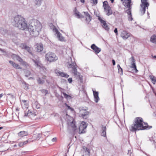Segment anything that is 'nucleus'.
I'll use <instances>...</instances> for the list:
<instances>
[{
	"mask_svg": "<svg viewBox=\"0 0 156 156\" xmlns=\"http://www.w3.org/2000/svg\"><path fill=\"white\" fill-rule=\"evenodd\" d=\"M119 69V72L120 71V72H121V74H122V72H123V71H122V69L121 67V69Z\"/></svg>",
	"mask_w": 156,
	"mask_h": 156,
	"instance_id": "nucleus-57",
	"label": "nucleus"
},
{
	"mask_svg": "<svg viewBox=\"0 0 156 156\" xmlns=\"http://www.w3.org/2000/svg\"><path fill=\"white\" fill-rule=\"evenodd\" d=\"M152 126L148 125L147 123L144 122L142 118L139 117L135 118L134 122L131 126L130 130L131 131H135L137 130L149 129Z\"/></svg>",
	"mask_w": 156,
	"mask_h": 156,
	"instance_id": "nucleus-1",
	"label": "nucleus"
},
{
	"mask_svg": "<svg viewBox=\"0 0 156 156\" xmlns=\"http://www.w3.org/2000/svg\"><path fill=\"white\" fill-rule=\"evenodd\" d=\"M90 47L96 54L99 53L101 51V49L97 47L94 44H92Z\"/></svg>",
	"mask_w": 156,
	"mask_h": 156,
	"instance_id": "nucleus-16",
	"label": "nucleus"
},
{
	"mask_svg": "<svg viewBox=\"0 0 156 156\" xmlns=\"http://www.w3.org/2000/svg\"><path fill=\"white\" fill-rule=\"evenodd\" d=\"M73 73L76 77L80 78V73L77 71L76 67H74L72 69Z\"/></svg>",
	"mask_w": 156,
	"mask_h": 156,
	"instance_id": "nucleus-23",
	"label": "nucleus"
},
{
	"mask_svg": "<svg viewBox=\"0 0 156 156\" xmlns=\"http://www.w3.org/2000/svg\"><path fill=\"white\" fill-rule=\"evenodd\" d=\"M28 132L25 131H20L18 133V136L21 137L27 136L28 135Z\"/></svg>",
	"mask_w": 156,
	"mask_h": 156,
	"instance_id": "nucleus-27",
	"label": "nucleus"
},
{
	"mask_svg": "<svg viewBox=\"0 0 156 156\" xmlns=\"http://www.w3.org/2000/svg\"><path fill=\"white\" fill-rule=\"evenodd\" d=\"M106 127L105 126L102 127V132L101 133V135L102 136L105 137L106 136Z\"/></svg>",
	"mask_w": 156,
	"mask_h": 156,
	"instance_id": "nucleus-29",
	"label": "nucleus"
},
{
	"mask_svg": "<svg viewBox=\"0 0 156 156\" xmlns=\"http://www.w3.org/2000/svg\"><path fill=\"white\" fill-rule=\"evenodd\" d=\"M150 78L153 84L156 83V78L154 76L151 75L150 76Z\"/></svg>",
	"mask_w": 156,
	"mask_h": 156,
	"instance_id": "nucleus-33",
	"label": "nucleus"
},
{
	"mask_svg": "<svg viewBox=\"0 0 156 156\" xmlns=\"http://www.w3.org/2000/svg\"><path fill=\"white\" fill-rule=\"evenodd\" d=\"M93 91L94 98V101L96 102L97 103L100 99L98 97V92L93 90Z\"/></svg>",
	"mask_w": 156,
	"mask_h": 156,
	"instance_id": "nucleus-17",
	"label": "nucleus"
},
{
	"mask_svg": "<svg viewBox=\"0 0 156 156\" xmlns=\"http://www.w3.org/2000/svg\"><path fill=\"white\" fill-rule=\"evenodd\" d=\"M55 73L57 74L58 76H59L63 77L68 78L69 76V75L67 73L63 72H60L57 69H56L55 70Z\"/></svg>",
	"mask_w": 156,
	"mask_h": 156,
	"instance_id": "nucleus-15",
	"label": "nucleus"
},
{
	"mask_svg": "<svg viewBox=\"0 0 156 156\" xmlns=\"http://www.w3.org/2000/svg\"><path fill=\"white\" fill-rule=\"evenodd\" d=\"M98 20L100 21L101 22V20H102L100 17H99L98 18Z\"/></svg>",
	"mask_w": 156,
	"mask_h": 156,
	"instance_id": "nucleus-59",
	"label": "nucleus"
},
{
	"mask_svg": "<svg viewBox=\"0 0 156 156\" xmlns=\"http://www.w3.org/2000/svg\"><path fill=\"white\" fill-rule=\"evenodd\" d=\"M36 115V113L34 112H31L28 110L27 113H25V116H28L30 118L35 116Z\"/></svg>",
	"mask_w": 156,
	"mask_h": 156,
	"instance_id": "nucleus-18",
	"label": "nucleus"
},
{
	"mask_svg": "<svg viewBox=\"0 0 156 156\" xmlns=\"http://www.w3.org/2000/svg\"><path fill=\"white\" fill-rule=\"evenodd\" d=\"M22 48L26 50L28 52H29L31 55H33L29 47L28 46L25 44H23L22 45Z\"/></svg>",
	"mask_w": 156,
	"mask_h": 156,
	"instance_id": "nucleus-22",
	"label": "nucleus"
},
{
	"mask_svg": "<svg viewBox=\"0 0 156 156\" xmlns=\"http://www.w3.org/2000/svg\"><path fill=\"white\" fill-rule=\"evenodd\" d=\"M25 76L26 77H28L29 76H30V72L28 70H26L25 71Z\"/></svg>",
	"mask_w": 156,
	"mask_h": 156,
	"instance_id": "nucleus-36",
	"label": "nucleus"
},
{
	"mask_svg": "<svg viewBox=\"0 0 156 156\" xmlns=\"http://www.w3.org/2000/svg\"><path fill=\"white\" fill-rule=\"evenodd\" d=\"M41 91L42 93L46 95L48 93V91L46 90L43 89L41 90Z\"/></svg>",
	"mask_w": 156,
	"mask_h": 156,
	"instance_id": "nucleus-41",
	"label": "nucleus"
},
{
	"mask_svg": "<svg viewBox=\"0 0 156 156\" xmlns=\"http://www.w3.org/2000/svg\"><path fill=\"white\" fill-rule=\"evenodd\" d=\"M128 20L129 21H132L133 20V18L132 17V15H128Z\"/></svg>",
	"mask_w": 156,
	"mask_h": 156,
	"instance_id": "nucleus-43",
	"label": "nucleus"
},
{
	"mask_svg": "<svg viewBox=\"0 0 156 156\" xmlns=\"http://www.w3.org/2000/svg\"><path fill=\"white\" fill-rule=\"evenodd\" d=\"M68 82L69 83H71L72 82V79L71 78H69L68 79Z\"/></svg>",
	"mask_w": 156,
	"mask_h": 156,
	"instance_id": "nucleus-47",
	"label": "nucleus"
},
{
	"mask_svg": "<svg viewBox=\"0 0 156 156\" xmlns=\"http://www.w3.org/2000/svg\"><path fill=\"white\" fill-rule=\"evenodd\" d=\"M103 6L105 12L106 13V14L109 16L112 14V12L111 9V8L108 4V2L106 1H104L103 2Z\"/></svg>",
	"mask_w": 156,
	"mask_h": 156,
	"instance_id": "nucleus-8",
	"label": "nucleus"
},
{
	"mask_svg": "<svg viewBox=\"0 0 156 156\" xmlns=\"http://www.w3.org/2000/svg\"><path fill=\"white\" fill-rule=\"evenodd\" d=\"M65 105L68 108V109L72 111H73V108L71 107L70 106L68 105L66 103H65Z\"/></svg>",
	"mask_w": 156,
	"mask_h": 156,
	"instance_id": "nucleus-40",
	"label": "nucleus"
},
{
	"mask_svg": "<svg viewBox=\"0 0 156 156\" xmlns=\"http://www.w3.org/2000/svg\"><path fill=\"white\" fill-rule=\"evenodd\" d=\"M28 27L27 24L24 18L16 27L20 30H25L27 29Z\"/></svg>",
	"mask_w": 156,
	"mask_h": 156,
	"instance_id": "nucleus-7",
	"label": "nucleus"
},
{
	"mask_svg": "<svg viewBox=\"0 0 156 156\" xmlns=\"http://www.w3.org/2000/svg\"><path fill=\"white\" fill-rule=\"evenodd\" d=\"M90 153H89V152L86 153L85 154V155L86 156H90Z\"/></svg>",
	"mask_w": 156,
	"mask_h": 156,
	"instance_id": "nucleus-56",
	"label": "nucleus"
},
{
	"mask_svg": "<svg viewBox=\"0 0 156 156\" xmlns=\"http://www.w3.org/2000/svg\"><path fill=\"white\" fill-rule=\"evenodd\" d=\"M16 59L20 62H22L23 61V59L20 58V57L18 55L16 58Z\"/></svg>",
	"mask_w": 156,
	"mask_h": 156,
	"instance_id": "nucleus-39",
	"label": "nucleus"
},
{
	"mask_svg": "<svg viewBox=\"0 0 156 156\" xmlns=\"http://www.w3.org/2000/svg\"><path fill=\"white\" fill-rule=\"evenodd\" d=\"M83 13H84L85 16L86 23L88 24L91 20L92 17L88 12H83Z\"/></svg>",
	"mask_w": 156,
	"mask_h": 156,
	"instance_id": "nucleus-14",
	"label": "nucleus"
},
{
	"mask_svg": "<svg viewBox=\"0 0 156 156\" xmlns=\"http://www.w3.org/2000/svg\"><path fill=\"white\" fill-rule=\"evenodd\" d=\"M75 14L76 17L78 18H82L84 17L82 15L80 14L79 12L76 10L75 12Z\"/></svg>",
	"mask_w": 156,
	"mask_h": 156,
	"instance_id": "nucleus-30",
	"label": "nucleus"
},
{
	"mask_svg": "<svg viewBox=\"0 0 156 156\" xmlns=\"http://www.w3.org/2000/svg\"><path fill=\"white\" fill-rule=\"evenodd\" d=\"M9 63L11 64L14 68L18 69H22V68L20 67L18 64H16L15 62H14L13 61L10 60L9 61Z\"/></svg>",
	"mask_w": 156,
	"mask_h": 156,
	"instance_id": "nucleus-19",
	"label": "nucleus"
},
{
	"mask_svg": "<svg viewBox=\"0 0 156 156\" xmlns=\"http://www.w3.org/2000/svg\"><path fill=\"white\" fill-rule=\"evenodd\" d=\"M46 77V76H43L41 78L42 79H43L44 80V79H45Z\"/></svg>",
	"mask_w": 156,
	"mask_h": 156,
	"instance_id": "nucleus-54",
	"label": "nucleus"
},
{
	"mask_svg": "<svg viewBox=\"0 0 156 156\" xmlns=\"http://www.w3.org/2000/svg\"><path fill=\"white\" fill-rule=\"evenodd\" d=\"M8 95H9L11 96V97H13V96L12 95V94H8Z\"/></svg>",
	"mask_w": 156,
	"mask_h": 156,
	"instance_id": "nucleus-63",
	"label": "nucleus"
},
{
	"mask_svg": "<svg viewBox=\"0 0 156 156\" xmlns=\"http://www.w3.org/2000/svg\"><path fill=\"white\" fill-rule=\"evenodd\" d=\"M18 55H16V54H13L12 55V58H13L14 59H16V58L17 57Z\"/></svg>",
	"mask_w": 156,
	"mask_h": 156,
	"instance_id": "nucleus-46",
	"label": "nucleus"
},
{
	"mask_svg": "<svg viewBox=\"0 0 156 156\" xmlns=\"http://www.w3.org/2000/svg\"><path fill=\"white\" fill-rule=\"evenodd\" d=\"M93 1V3L94 4H96L98 3V0H92Z\"/></svg>",
	"mask_w": 156,
	"mask_h": 156,
	"instance_id": "nucleus-49",
	"label": "nucleus"
},
{
	"mask_svg": "<svg viewBox=\"0 0 156 156\" xmlns=\"http://www.w3.org/2000/svg\"><path fill=\"white\" fill-rule=\"evenodd\" d=\"M87 108L85 109H81L80 110V114L81 115L80 117H82L83 119H86L88 116L89 112L87 111Z\"/></svg>",
	"mask_w": 156,
	"mask_h": 156,
	"instance_id": "nucleus-11",
	"label": "nucleus"
},
{
	"mask_svg": "<svg viewBox=\"0 0 156 156\" xmlns=\"http://www.w3.org/2000/svg\"><path fill=\"white\" fill-rule=\"evenodd\" d=\"M32 61L34 63L35 65L37 67H41V66L42 64L39 61L33 59H32Z\"/></svg>",
	"mask_w": 156,
	"mask_h": 156,
	"instance_id": "nucleus-25",
	"label": "nucleus"
},
{
	"mask_svg": "<svg viewBox=\"0 0 156 156\" xmlns=\"http://www.w3.org/2000/svg\"><path fill=\"white\" fill-rule=\"evenodd\" d=\"M46 59L48 61L52 62L58 59V57L53 53L49 52L45 55Z\"/></svg>",
	"mask_w": 156,
	"mask_h": 156,
	"instance_id": "nucleus-5",
	"label": "nucleus"
},
{
	"mask_svg": "<svg viewBox=\"0 0 156 156\" xmlns=\"http://www.w3.org/2000/svg\"><path fill=\"white\" fill-rule=\"evenodd\" d=\"M35 29H37L38 30H41L42 28V26L41 23L37 20H35L34 21L32 25H31Z\"/></svg>",
	"mask_w": 156,
	"mask_h": 156,
	"instance_id": "nucleus-10",
	"label": "nucleus"
},
{
	"mask_svg": "<svg viewBox=\"0 0 156 156\" xmlns=\"http://www.w3.org/2000/svg\"><path fill=\"white\" fill-rule=\"evenodd\" d=\"M30 35L32 37H36L38 36L39 34L40 30H38L37 29H35L32 26H29L27 29Z\"/></svg>",
	"mask_w": 156,
	"mask_h": 156,
	"instance_id": "nucleus-6",
	"label": "nucleus"
},
{
	"mask_svg": "<svg viewBox=\"0 0 156 156\" xmlns=\"http://www.w3.org/2000/svg\"><path fill=\"white\" fill-rule=\"evenodd\" d=\"M0 50L1 51H2V52H4V50H3V49H0Z\"/></svg>",
	"mask_w": 156,
	"mask_h": 156,
	"instance_id": "nucleus-64",
	"label": "nucleus"
},
{
	"mask_svg": "<svg viewBox=\"0 0 156 156\" xmlns=\"http://www.w3.org/2000/svg\"><path fill=\"white\" fill-rule=\"evenodd\" d=\"M0 33L4 35L6 33V30H4L2 28H0Z\"/></svg>",
	"mask_w": 156,
	"mask_h": 156,
	"instance_id": "nucleus-38",
	"label": "nucleus"
},
{
	"mask_svg": "<svg viewBox=\"0 0 156 156\" xmlns=\"http://www.w3.org/2000/svg\"><path fill=\"white\" fill-rule=\"evenodd\" d=\"M141 4L140 5V11L141 15H144L146 11V9H148L149 5V3L147 0H141Z\"/></svg>",
	"mask_w": 156,
	"mask_h": 156,
	"instance_id": "nucleus-3",
	"label": "nucleus"
},
{
	"mask_svg": "<svg viewBox=\"0 0 156 156\" xmlns=\"http://www.w3.org/2000/svg\"><path fill=\"white\" fill-rule=\"evenodd\" d=\"M80 0V2L83 3H84V2H85V1L84 0Z\"/></svg>",
	"mask_w": 156,
	"mask_h": 156,
	"instance_id": "nucleus-60",
	"label": "nucleus"
},
{
	"mask_svg": "<svg viewBox=\"0 0 156 156\" xmlns=\"http://www.w3.org/2000/svg\"><path fill=\"white\" fill-rule=\"evenodd\" d=\"M87 126V124L86 123L83 121L80 125L79 127V133H84L86 132V129Z\"/></svg>",
	"mask_w": 156,
	"mask_h": 156,
	"instance_id": "nucleus-9",
	"label": "nucleus"
},
{
	"mask_svg": "<svg viewBox=\"0 0 156 156\" xmlns=\"http://www.w3.org/2000/svg\"><path fill=\"white\" fill-rule=\"evenodd\" d=\"M56 140V138H54L52 139V141L53 142H54Z\"/></svg>",
	"mask_w": 156,
	"mask_h": 156,
	"instance_id": "nucleus-58",
	"label": "nucleus"
},
{
	"mask_svg": "<svg viewBox=\"0 0 156 156\" xmlns=\"http://www.w3.org/2000/svg\"><path fill=\"white\" fill-rule=\"evenodd\" d=\"M35 105H36V107H35V108L37 109H38L39 108H40V105H38V104H37V102H35Z\"/></svg>",
	"mask_w": 156,
	"mask_h": 156,
	"instance_id": "nucleus-45",
	"label": "nucleus"
},
{
	"mask_svg": "<svg viewBox=\"0 0 156 156\" xmlns=\"http://www.w3.org/2000/svg\"><path fill=\"white\" fill-rule=\"evenodd\" d=\"M26 87H27L26 89H29L28 87V86L27 84H26Z\"/></svg>",
	"mask_w": 156,
	"mask_h": 156,
	"instance_id": "nucleus-61",
	"label": "nucleus"
},
{
	"mask_svg": "<svg viewBox=\"0 0 156 156\" xmlns=\"http://www.w3.org/2000/svg\"><path fill=\"white\" fill-rule=\"evenodd\" d=\"M117 67L118 68V71L119 72V69H121V67H120V66L119 64H118L117 66Z\"/></svg>",
	"mask_w": 156,
	"mask_h": 156,
	"instance_id": "nucleus-52",
	"label": "nucleus"
},
{
	"mask_svg": "<svg viewBox=\"0 0 156 156\" xmlns=\"http://www.w3.org/2000/svg\"><path fill=\"white\" fill-rule=\"evenodd\" d=\"M76 63L74 62H72L71 64H69L68 68H71L73 69L74 67H76Z\"/></svg>",
	"mask_w": 156,
	"mask_h": 156,
	"instance_id": "nucleus-34",
	"label": "nucleus"
},
{
	"mask_svg": "<svg viewBox=\"0 0 156 156\" xmlns=\"http://www.w3.org/2000/svg\"><path fill=\"white\" fill-rule=\"evenodd\" d=\"M53 31L55 32L56 34H57V37L58 40L61 41H65V39L64 37L62 36V34L58 31L54 26H53Z\"/></svg>",
	"mask_w": 156,
	"mask_h": 156,
	"instance_id": "nucleus-12",
	"label": "nucleus"
},
{
	"mask_svg": "<svg viewBox=\"0 0 156 156\" xmlns=\"http://www.w3.org/2000/svg\"><path fill=\"white\" fill-rule=\"evenodd\" d=\"M36 50L37 52H40L43 50V47L41 44H37L36 45Z\"/></svg>",
	"mask_w": 156,
	"mask_h": 156,
	"instance_id": "nucleus-21",
	"label": "nucleus"
},
{
	"mask_svg": "<svg viewBox=\"0 0 156 156\" xmlns=\"http://www.w3.org/2000/svg\"><path fill=\"white\" fill-rule=\"evenodd\" d=\"M23 145V142H20L19 144V145L20 147H22Z\"/></svg>",
	"mask_w": 156,
	"mask_h": 156,
	"instance_id": "nucleus-50",
	"label": "nucleus"
},
{
	"mask_svg": "<svg viewBox=\"0 0 156 156\" xmlns=\"http://www.w3.org/2000/svg\"><path fill=\"white\" fill-rule=\"evenodd\" d=\"M3 94H0V98H1V97L3 96Z\"/></svg>",
	"mask_w": 156,
	"mask_h": 156,
	"instance_id": "nucleus-62",
	"label": "nucleus"
},
{
	"mask_svg": "<svg viewBox=\"0 0 156 156\" xmlns=\"http://www.w3.org/2000/svg\"><path fill=\"white\" fill-rule=\"evenodd\" d=\"M37 80L38 83L39 84H43L45 82L44 80L42 79L40 77H38Z\"/></svg>",
	"mask_w": 156,
	"mask_h": 156,
	"instance_id": "nucleus-32",
	"label": "nucleus"
},
{
	"mask_svg": "<svg viewBox=\"0 0 156 156\" xmlns=\"http://www.w3.org/2000/svg\"><path fill=\"white\" fill-rule=\"evenodd\" d=\"M24 18L20 15H17L12 17L11 19L12 23V25L16 27L23 20Z\"/></svg>",
	"mask_w": 156,
	"mask_h": 156,
	"instance_id": "nucleus-2",
	"label": "nucleus"
},
{
	"mask_svg": "<svg viewBox=\"0 0 156 156\" xmlns=\"http://www.w3.org/2000/svg\"><path fill=\"white\" fill-rule=\"evenodd\" d=\"M150 41L156 44V35H154L151 37Z\"/></svg>",
	"mask_w": 156,
	"mask_h": 156,
	"instance_id": "nucleus-31",
	"label": "nucleus"
},
{
	"mask_svg": "<svg viewBox=\"0 0 156 156\" xmlns=\"http://www.w3.org/2000/svg\"><path fill=\"white\" fill-rule=\"evenodd\" d=\"M131 66L130 67L131 68L133 69L134 72L136 73L138 72V70L137 69L136 66V62L131 63Z\"/></svg>",
	"mask_w": 156,
	"mask_h": 156,
	"instance_id": "nucleus-26",
	"label": "nucleus"
},
{
	"mask_svg": "<svg viewBox=\"0 0 156 156\" xmlns=\"http://www.w3.org/2000/svg\"><path fill=\"white\" fill-rule=\"evenodd\" d=\"M129 60L131 61V63L135 62L134 58L133 56H132L130 58Z\"/></svg>",
	"mask_w": 156,
	"mask_h": 156,
	"instance_id": "nucleus-42",
	"label": "nucleus"
},
{
	"mask_svg": "<svg viewBox=\"0 0 156 156\" xmlns=\"http://www.w3.org/2000/svg\"><path fill=\"white\" fill-rule=\"evenodd\" d=\"M131 35L130 33L125 30H123L121 34V37L124 40H126Z\"/></svg>",
	"mask_w": 156,
	"mask_h": 156,
	"instance_id": "nucleus-13",
	"label": "nucleus"
},
{
	"mask_svg": "<svg viewBox=\"0 0 156 156\" xmlns=\"http://www.w3.org/2000/svg\"><path fill=\"white\" fill-rule=\"evenodd\" d=\"M62 94L64 95V97H65V98H66L67 99H70L71 98V97L70 95L67 94L66 93L64 92H63Z\"/></svg>",
	"mask_w": 156,
	"mask_h": 156,
	"instance_id": "nucleus-35",
	"label": "nucleus"
},
{
	"mask_svg": "<svg viewBox=\"0 0 156 156\" xmlns=\"http://www.w3.org/2000/svg\"><path fill=\"white\" fill-rule=\"evenodd\" d=\"M83 148L84 150L85 151V153H90V151L89 149L87 148L86 147L84 146L83 147Z\"/></svg>",
	"mask_w": 156,
	"mask_h": 156,
	"instance_id": "nucleus-37",
	"label": "nucleus"
},
{
	"mask_svg": "<svg viewBox=\"0 0 156 156\" xmlns=\"http://www.w3.org/2000/svg\"><path fill=\"white\" fill-rule=\"evenodd\" d=\"M114 32L116 34V35H118V30H117V28H115V29L114 30Z\"/></svg>",
	"mask_w": 156,
	"mask_h": 156,
	"instance_id": "nucleus-48",
	"label": "nucleus"
},
{
	"mask_svg": "<svg viewBox=\"0 0 156 156\" xmlns=\"http://www.w3.org/2000/svg\"><path fill=\"white\" fill-rule=\"evenodd\" d=\"M36 0L37 1V4H40V3H41V0Z\"/></svg>",
	"mask_w": 156,
	"mask_h": 156,
	"instance_id": "nucleus-53",
	"label": "nucleus"
},
{
	"mask_svg": "<svg viewBox=\"0 0 156 156\" xmlns=\"http://www.w3.org/2000/svg\"><path fill=\"white\" fill-rule=\"evenodd\" d=\"M112 63L113 65H115V61L114 60V59L112 60Z\"/></svg>",
	"mask_w": 156,
	"mask_h": 156,
	"instance_id": "nucleus-55",
	"label": "nucleus"
},
{
	"mask_svg": "<svg viewBox=\"0 0 156 156\" xmlns=\"http://www.w3.org/2000/svg\"><path fill=\"white\" fill-rule=\"evenodd\" d=\"M68 125L69 128H71L74 130H75L76 129V125L74 121H73L70 122L68 123Z\"/></svg>",
	"mask_w": 156,
	"mask_h": 156,
	"instance_id": "nucleus-20",
	"label": "nucleus"
},
{
	"mask_svg": "<svg viewBox=\"0 0 156 156\" xmlns=\"http://www.w3.org/2000/svg\"><path fill=\"white\" fill-rule=\"evenodd\" d=\"M40 134H38L37 135H36V139H38L40 137ZM36 135L35 134H34L33 136V137L34 138H36Z\"/></svg>",
	"mask_w": 156,
	"mask_h": 156,
	"instance_id": "nucleus-44",
	"label": "nucleus"
},
{
	"mask_svg": "<svg viewBox=\"0 0 156 156\" xmlns=\"http://www.w3.org/2000/svg\"><path fill=\"white\" fill-rule=\"evenodd\" d=\"M28 142V140H27L26 141H25L23 142V145L24 144H27Z\"/></svg>",
	"mask_w": 156,
	"mask_h": 156,
	"instance_id": "nucleus-51",
	"label": "nucleus"
},
{
	"mask_svg": "<svg viewBox=\"0 0 156 156\" xmlns=\"http://www.w3.org/2000/svg\"><path fill=\"white\" fill-rule=\"evenodd\" d=\"M27 101L26 100L23 101L21 102L22 107L24 108H28V105L27 103Z\"/></svg>",
	"mask_w": 156,
	"mask_h": 156,
	"instance_id": "nucleus-28",
	"label": "nucleus"
},
{
	"mask_svg": "<svg viewBox=\"0 0 156 156\" xmlns=\"http://www.w3.org/2000/svg\"><path fill=\"white\" fill-rule=\"evenodd\" d=\"M124 5L128 9L126 11L128 15L131 14V10L132 9V4L131 0H121Z\"/></svg>",
	"mask_w": 156,
	"mask_h": 156,
	"instance_id": "nucleus-4",
	"label": "nucleus"
},
{
	"mask_svg": "<svg viewBox=\"0 0 156 156\" xmlns=\"http://www.w3.org/2000/svg\"><path fill=\"white\" fill-rule=\"evenodd\" d=\"M101 23L102 24V26L103 27L105 30H109V28L105 21L101 20Z\"/></svg>",
	"mask_w": 156,
	"mask_h": 156,
	"instance_id": "nucleus-24",
	"label": "nucleus"
}]
</instances>
